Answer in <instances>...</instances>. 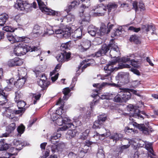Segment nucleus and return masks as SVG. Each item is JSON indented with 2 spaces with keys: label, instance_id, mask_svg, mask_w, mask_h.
<instances>
[{
  "label": "nucleus",
  "instance_id": "obj_20",
  "mask_svg": "<svg viewBox=\"0 0 158 158\" xmlns=\"http://www.w3.org/2000/svg\"><path fill=\"white\" fill-rule=\"evenodd\" d=\"M90 15L89 14H87L84 17H83L79 21L80 24H81L82 26H84L88 24L90 21Z\"/></svg>",
  "mask_w": 158,
  "mask_h": 158
},
{
  "label": "nucleus",
  "instance_id": "obj_13",
  "mask_svg": "<svg viewBox=\"0 0 158 158\" xmlns=\"http://www.w3.org/2000/svg\"><path fill=\"white\" fill-rule=\"evenodd\" d=\"M110 49V47H109V44L108 46L106 45V44H103L102 46L101 49L95 52L94 57H98L104 55Z\"/></svg>",
  "mask_w": 158,
  "mask_h": 158
},
{
  "label": "nucleus",
  "instance_id": "obj_29",
  "mask_svg": "<svg viewBox=\"0 0 158 158\" xmlns=\"http://www.w3.org/2000/svg\"><path fill=\"white\" fill-rule=\"evenodd\" d=\"M61 135V134L59 133L53 135L51 136L50 139L49 140V142L53 144H56L57 143L58 141L56 140L60 138Z\"/></svg>",
  "mask_w": 158,
  "mask_h": 158
},
{
  "label": "nucleus",
  "instance_id": "obj_8",
  "mask_svg": "<svg viewBox=\"0 0 158 158\" xmlns=\"http://www.w3.org/2000/svg\"><path fill=\"white\" fill-rule=\"evenodd\" d=\"M21 53L20 56L26 54L28 51L31 52L38 51L39 53H40V47H32L27 46V45L21 43Z\"/></svg>",
  "mask_w": 158,
  "mask_h": 158
},
{
  "label": "nucleus",
  "instance_id": "obj_26",
  "mask_svg": "<svg viewBox=\"0 0 158 158\" xmlns=\"http://www.w3.org/2000/svg\"><path fill=\"white\" fill-rule=\"evenodd\" d=\"M88 33L92 36H94L97 34L98 30L93 25L89 26L87 29Z\"/></svg>",
  "mask_w": 158,
  "mask_h": 158
},
{
  "label": "nucleus",
  "instance_id": "obj_21",
  "mask_svg": "<svg viewBox=\"0 0 158 158\" xmlns=\"http://www.w3.org/2000/svg\"><path fill=\"white\" fill-rule=\"evenodd\" d=\"M83 3L82 4V6L80 8V15L81 16V14L83 15V13L84 12L83 9L86 7L88 8V7L90 6V2L89 0H82Z\"/></svg>",
  "mask_w": 158,
  "mask_h": 158
},
{
  "label": "nucleus",
  "instance_id": "obj_39",
  "mask_svg": "<svg viewBox=\"0 0 158 158\" xmlns=\"http://www.w3.org/2000/svg\"><path fill=\"white\" fill-rule=\"evenodd\" d=\"M16 128V124L12 123L9 124L6 128V131L7 132L10 133L13 131Z\"/></svg>",
  "mask_w": 158,
  "mask_h": 158
},
{
  "label": "nucleus",
  "instance_id": "obj_52",
  "mask_svg": "<svg viewBox=\"0 0 158 158\" xmlns=\"http://www.w3.org/2000/svg\"><path fill=\"white\" fill-rule=\"evenodd\" d=\"M61 66V64H57L56 66L55 69L53 70L52 72H51L50 73V75L51 76H52L56 72L59 71L60 70Z\"/></svg>",
  "mask_w": 158,
  "mask_h": 158
},
{
  "label": "nucleus",
  "instance_id": "obj_40",
  "mask_svg": "<svg viewBox=\"0 0 158 158\" xmlns=\"http://www.w3.org/2000/svg\"><path fill=\"white\" fill-rule=\"evenodd\" d=\"M121 92H119L118 94L115 96L114 97V101L116 102H124L122 97Z\"/></svg>",
  "mask_w": 158,
  "mask_h": 158
},
{
  "label": "nucleus",
  "instance_id": "obj_63",
  "mask_svg": "<svg viewBox=\"0 0 158 158\" xmlns=\"http://www.w3.org/2000/svg\"><path fill=\"white\" fill-rule=\"evenodd\" d=\"M121 6L122 7L124 8V9L127 12L130 11L131 10V9L129 7V5L128 4L125 3L122 4L121 5Z\"/></svg>",
  "mask_w": 158,
  "mask_h": 158
},
{
  "label": "nucleus",
  "instance_id": "obj_27",
  "mask_svg": "<svg viewBox=\"0 0 158 158\" xmlns=\"http://www.w3.org/2000/svg\"><path fill=\"white\" fill-rule=\"evenodd\" d=\"M8 19V15L3 13L0 15V25L3 26Z\"/></svg>",
  "mask_w": 158,
  "mask_h": 158
},
{
  "label": "nucleus",
  "instance_id": "obj_42",
  "mask_svg": "<svg viewBox=\"0 0 158 158\" xmlns=\"http://www.w3.org/2000/svg\"><path fill=\"white\" fill-rule=\"evenodd\" d=\"M103 123H101L99 120H97L94 122L93 127L95 129L99 128L101 127H103Z\"/></svg>",
  "mask_w": 158,
  "mask_h": 158
},
{
  "label": "nucleus",
  "instance_id": "obj_17",
  "mask_svg": "<svg viewBox=\"0 0 158 158\" xmlns=\"http://www.w3.org/2000/svg\"><path fill=\"white\" fill-rule=\"evenodd\" d=\"M81 2H82V0H76L72 2L70 4L67 6L65 11L68 13L72 9L75 8L76 6L79 5L81 3Z\"/></svg>",
  "mask_w": 158,
  "mask_h": 158
},
{
  "label": "nucleus",
  "instance_id": "obj_22",
  "mask_svg": "<svg viewBox=\"0 0 158 158\" xmlns=\"http://www.w3.org/2000/svg\"><path fill=\"white\" fill-rule=\"evenodd\" d=\"M42 33V31L40 29V27L38 25H35L33 30V36L37 37Z\"/></svg>",
  "mask_w": 158,
  "mask_h": 158
},
{
  "label": "nucleus",
  "instance_id": "obj_24",
  "mask_svg": "<svg viewBox=\"0 0 158 158\" xmlns=\"http://www.w3.org/2000/svg\"><path fill=\"white\" fill-rule=\"evenodd\" d=\"M107 29L106 26L104 24L102 25L100 27V29L99 30H98V31L97 32V35L102 36L106 33H109L107 32Z\"/></svg>",
  "mask_w": 158,
  "mask_h": 158
},
{
  "label": "nucleus",
  "instance_id": "obj_56",
  "mask_svg": "<svg viewBox=\"0 0 158 158\" xmlns=\"http://www.w3.org/2000/svg\"><path fill=\"white\" fill-rule=\"evenodd\" d=\"M55 33L57 34H63L64 31V26L60 27L58 29H54Z\"/></svg>",
  "mask_w": 158,
  "mask_h": 158
},
{
  "label": "nucleus",
  "instance_id": "obj_16",
  "mask_svg": "<svg viewBox=\"0 0 158 158\" xmlns=\"http://www.w3.org/2000/svg\"><path fill=\"white\" fill-rule=\"evenodd\" d=\"M41 78L38 81L39 85L42 88L45 89L47 88L49 84L46 83V77L45 75L44 74H41Z\"/></svg>",
  "mask_w": 158,
  "mask_h": 158
},
{
  "label": "nucleus",
  "instance_id": "obj_55",
  "mask_svg": "<svg viewBox=\"0 0 158 158\" xmlns=\"http://www.w3.org/2000/svg\"><path fill=\"white\" fill-rule=\"evenodd\" d=\"M25 129V127L23 125H21L18 127L17 130L19 133L22 134L23 133Z\"/></svg>",
  "mask_w": 158,
  "mask_h": 158
},
{
  "label": "nucleus",
  "instance_id": "obj_49",
  "mask_svg": "<svg viewBox=\"0 0 158 158\" xmlns=\"http://www.w3.org/2000/svg\"><path fill=\"white\" fill-rule=\"evenodd\" d=\"M102 130L104 131H106V132L105 133L100 134V138H102L101 137H108L110 135V133L109 130H106L104 127L102 128Z\"/></svg>",
  "mask_w": 158,
  "mask_h": 158
},
{
  "label": "nucleus",
  "instance_id": "obj_58",
  "mask_svg": "<svg viewBox=\"0 0 158 158\" xmlns=\"http://www.w3.org/2000/svg\"><path fill=\"white\" fill-rule=\"evenodd\" d=\"M16 66H20L23 63V61L22 59H20L19 57L15 58Z\"/></svg>",
  "mask_w": 158,
  "mask_h": 158
},
{
  "label": "nucleus",
  "instance_id": "obj_51",
  "mask_svg": "<svg viewBox=\"0 0 158 158\" xmlns=\"http://www.w3.org/2000/svg\"><path fill=\"white\" fill-rule=\"evenodd\" d=\"M85 143H84L85 144L84 146V147L82 148V150H83V148L85 149H87V150L89 149V147L93 143L90 141L89 140H86Z\"/></svg>",
  "mask_w": 158,
  "mask_h": 158
},
{
  "label": "nucleus",
  "instance_id": "obj_3",
  "mask_svg": "<svg viewBox=\"0 0 158 158\" xmlns=\"http://www.w3.org/2000/svg\"><path fill=\"white\" fill-rule=\"evenodd\" d=\"M76 43V48L81 52H86L91 46V42L86 39L82 40H76L75 41Z\"/></svg>",
  "mask_w": 158,
  "mask_h": 158
},
{
  "label": "nucleus",
  "instance_id": "obj_47",
  "mask_svg": "<svg viewBox=\"0 0 158 158\" xmlns=\"http://www.w3.org/2000/svg\"><path fill=\"white\" fill-rule=\"evenodd\" d=\"M130 59L126 57H122L121 58H117L116 59V62H122L123 63H126L128 61H130Z\"/></svg>",
  "mask_w": 158,
  "mask_h": 158
},
{
  "label": "nucleus",
  "instance_id": "obj_38",
  "mask_svg": "<svg viewBox=\"0 0 158 158\" xmlns=\"http://www.w3.org/2000/svg\"><path fill=\"white\" fill-rule=\"evenodd\" d=\"M70 91V90L68 87L64 88L62 91L64 95L63 97L64 100H67L70 96L69 94Z\"/></svg>",
  "mask_w": 158,
  "mask_h": 158
},
{
  "label": "nucleus",
  "instance_id": "obj_44",
  "mask_svg": "<svg viewBox=\"0 0 158 158\" xmlns=\"http://www.w3.org/2000/svg\"><path fill=\"white\" fill-rule=\"evenodd\" d=\"M131 42H133L135 44H138L140 43L138 37L135 35H131L129 39Z\"/></svg>",
  "mask_w": 158,
  "mask_h": 158
},
{
  "label": "nucleus",
  "instance_id": "obj_15",
  "mask_svg": "<svg viewBox=\"0 0 158 158\" xmlns=\"http://www.w3.org/2000/svg\"><path fill=\"white\" fill-rule=\"evenodd\" d=\"M3 114L7 117L13 120V121L17 120V118L15 117V111L11 109L10 107L6 108Z\"/></svg>",
  "mask_w": 158,
  "mask_h": 158
},
{
  "label": "nucleus",
  "instance_id": "obj_5",
  "mask_svg": "<svg viewBox=\"0 0 158 158\" xmlns=\"http://www.w3.org/2000/svg\"><path fill=\"white\" fill-rule=\"evenodd\" d=\"M15 7L18 10L24 11L26 12L31 11L32 8L31 5L27 3L26 2L21 0L17 1V3L15 5Z\"/></svg>",
  "mask_w": 158,
  "mask_h": 158
},
{
  "label": "nucleus",
  "instance_id": "obj_1",
  "mask_svg": "<svg viewBox=\"0 0 158 158\" xmlns=\"http://www.w3.org/2000/svg\"><path fill=\"white\" fill-rule=\"evenodd\" d=\"M53 115V120H56V123L58 125L61 126L63 123L65 124L63 127L60 128V130L64 131L69 128L72 129L74 128V125L71 123V120L67 116L63 115L57 117L56 114H54Z\"/></svg>",
  "mask_w": 158,
  "mask_h": 158
},
{
  "label": "nucleus",
  "instance_id": "obj_18",
  "mask_svg": "<svg viewBox=\"0 0 158 158\" xmlns=\"http://www.w3.org/2000/svg\"><path fill=\"white\" fill-rule=\"evenodd\" d=\"M133 125L134 126L142 131L144 134L146 135L149 134V129L148 128L145 127L144 124H139L136 123H134Z\"/></svg>",
  "mask_w": 158,
  "mask_h": 158
},
{
  "label": "nucleus",
  "instance_id": "obj_19",
  "mask_svg": "<svg viewBox=\"0 0 158 158\" xmlns=\"http://www.w3.org/2000/svg\"><path fill=\"white\" fill-rule=\"evenodd\" d=\"M8 94L3 90L0 93V105H3L8 101Z\"/></svg>",
  "mask_w": 158,
  "mask_h": 158
},
{
  "label": "nucleus",
  "instance_id": "obj_31",
  "mask_svg": "<svg viewBox=\"0 0 158 158\" xmlns=\"http://www.w3.org/2000/svg\"><path fill=\"white\" fill-rule=\"evenodd\" d=\"M74 16L70 13L68 14L66 16L64 17V22L65 23H66L73 22L74 20Z\"/></svg>",
  "mask_w": 158,
  "mask_h": 158
},
{
  "label": "nucleus",
  "instance_id": "obj_34",
  "mask_svg": "<svg viewBox=\"0 0 158 158\" xmlns=\"http://www.w3.org/2000/svg\"><path fill=\"white\" fill-rule=\"evenodd\" d=\"M145 144V148L149 152L153 155H155L153 153V149L152 147V143L148 142H144Z\"/></svg>",
  "mask_w": 158,
  "mask_h": 158
},
{
  "label": "nucleus",
  "instance_id": "obj_57",
  "mask_svg": "<svg viewBox=\"0 0 158 158\" xmlns=\"http://www.w3.org/2000/svg\"><path fill=\"white\" fill-rule=\"evenodd\" d=\"M87 152V149L83 148V150L81 149L80 150L78 154L79 157L81 158L83 157L85 154V153Z\"/></svg>",
  "mask_w": 158,
  "mask_h": 158
},
{
  "label": "nucleus",
  "instance_id": "obj_28",
  "mask_svg": "<svg viewBox=\"0 0 158 158\" xmlns=\"http://www.w3.org/2000/svg\"><path fill=\"white\" fill-rule=\"evenodd\" d=\"M0 144L1 145L0 147V151L6 150L9 148L8 144L5 142L4 139H1L0 140Z\"/></svg>",
  "mask_w": 158,
  "mask_h": 158
},
{
  "label": "nucleus",
  "instance_id": "obj_33",
  "mask_svg": "<svg viewBox=\"0 0 158 158\" xmlns=\"http://www.w3.org/2000/svg\"><path fill=\"white\" fill-rule=\"evenodd\" d=\"M62 35L63 37L65 38H68L71 35L70 29L64 25V31Z\"/></svg>",
  "mask_w": 158,
  "mask_h": 158
},
{
  "label": "nucleus",
  "instance_id": "obj_32",
  "mask_svg": "<svg viewBox=\"0 0 158 158\" xmlns=\"http://www.w3.org/2000/svg\"><path fill=\"white\" fill-rule=\"evenodd\" d=\"M76 131L74 130H69L66 135V137L67 139H70L73 138L76 135Z\"/></svg>",
  "mask_w": 158,
  "mask_h": 158
},
{
  "label": "nucleus",
  "instance_id": "obj_23",
  "mask_svg": "<svg viewBox=\"0 0 158 158\" xmlns=\"http://www.w3.org/2000/svg\"><path fill=\"white\" fill-rule=\"evenodd\" d=\"M122 137V135L121 134L115 133L111 135L109 138L110 139L113 140V141H115V142L116 143Z\"/></svg>",
  "mask_w": 158,
  "mask_h": 158
},
{
  "label": "nucleus",
  "instance_id": "obj_50",
  "mask_svg": "<svg viewBox=\"0 0 158 158\" xmlns=\"http://www.w3.org/2000/svg\"><path fill=\"white\" fill-rule=\"evenodd\" d=\"M16 102L18 109L24 108L23 107L25 106L26 105L25 102L21 100L18 102Z\"/></svg>",
  "mask_w": 158,
  "mask_h": 158
},
{
  "label": "nucleus",
  "instance_id": "obj_37",
  "mask_svg": "<svg viewBox=\"0 0 158 158\" xmlns=\"http://www.w3.org/2000/svg\"><path fill=\"white\" fill-rule=\"evenodd\" d=\"M139 156L138 151L135 150L130 152L128 154V156L129 158H138Z\"/></svg>",
  "mask_w": 158,
  "mask_h": 158
},
{
  "label": "nucleus",
  "instance_id": "obj_6",
  "mask_svg": "<svg viewBox=\"0 0 158 158\" xmlns=\"http://www.w3.org/2000/svg\"><path fill=\"white\" fill-rule=\"evenodd\" d=\"M8 40L12 44L20 41H24V42H28L30 39L25 36L18 37L14 36L12 33H8L6 35Z\"/></svg>",
  "mask_w": 158,
  "mask_h": 158
},
{
  "label": "nucleus",
  "instance_id": "obj_10",
  "mask_svg": "<svg viewBox=\"0 0 158 158\" xmlns=\"http://www.w3.org/2000/svg\"><path fill=\"white\" fill-rule=\"evenodd\" d=\"M19 78L17 81L14 83V85L18 89H20L22 88L26 81V77H25L26 73L25 72L22 74L21 73V71L19 70Z\"/></svg>",
  "mask_w": 158,
  "mask_h": 158
},
{
  "label": "nucleus",
  "instance_id": "obj_60",
  "mask_svg": "<svg viewBox=\"0 0 158 158\" xmlns=\"http://www.w3.org/2000/svg\"><path fill=\"white\" fill-rule=\"evenodd\" d=\"M19 91L15 92V102H18L19 100H21L20 98H21L22 95L21 94H19Z\"/></svg>",
  "mask_w": 158,
  "mask_h": 158
},
{
  "label": "nucleus",
  "instance_id": "obj_11",
  "mask_svg": "<svg viewBox=\"0 0 158 158\" xmlns=\"http://www.w3.org/2000/svg\"><path fill=\"white\" fill-rule=\"evenodd\" d=\"M128 110H129L131 111L134 112V113L132 114V116L134 118H141L143 119V116L141 115V114H144L146 116V114L145 112L144 111H140L139 110L136 109V110H134V107L132 105H129L128 106Z\"/></svg>",
  "mask_w": 158,
  "mask_h": 158
},
{
  "label": "nucleus",
  "instance_id": "obj_45",
  "mask_svg": "<svg viewBox=\"0 0 158 158\" xmlns=\"http://www.w3.org/2000/svg\"><path fill=\"white\" fill-rule=\"evenodd\" d=\"M96 156L98 158H105V155L103 150L102 149H99Z\"/></svg>",
  "mask_w": 158,
  "mask_h": 158
},
{
  "label": "nucleus",
  "instance_id": "obj_2",
  "mask_svg": "<svg viewBox=\"0 0 158 158\" xmlns=\"http://www.w3.org/2000/svg\"><path fill=\"white\" fill-rule=\"evenodd\" d=\"M116 62L114 61L111 62L107 65L104 68L106 74L104 75L105 77H106L109 75L114 70H117L118 69H121L123 68H130L131 66L128 64H121L118 67H117L115 66Z\"/></svg>",
  "mask_w": 158,
  "mask_h": 158
},
{
  "label": "nucleus",
  "instance_id": "obj_62",
  "mask_svg": "<svg viewBox=\"0 0 158 158\" xmlns=\"http://www.w3.org/2000/svg\"><path fill=\"white\" fill-rule=\"evenodd\" d=\"M128 143L129 144H128L122 146L121 148V149H127L129 147L130 145L132 144V145H134V142L131 140L129 141Z\"/></svg>",
  "mask_w": 158,
  "mask_h": 158
},
{
  "label": "nucleus",
  "instance_id": "obj_35",
  "mask_svg": "<svg viewBox=\"0 0 158 158\" xmlns=\"http://www.w3.org/2000/svg\"><path fill=\"white\" fill-rule=\"evenodd\" d=\"M21 43H19L17 45L15 46V47L14 50V53L16 56H20V54L21 53Z\"/></svg>",
  "mask_w": 158,
  "mask_h": 158
},
{
  "label": "nucleus",
  "instance_id": "obj_41",
  "mask_svg": "<svg viewBox=\"0 0 158 158\" xmlns=\"http://www.w3.org/2000/svg\"><path fill=\"white\" fill-rule=\"evenodd\" d=\"M74 33L75 38L79 39L81 38L82 32L81 29H77L75 31Z\"/></svg>",
  "mask_w": 158,
  "mask_h": 158
},
{
  "label": "nucleus",
  "instance_id": "obj_46",
  "mask_svg": "<svg viewBox=\"0 0 158 158\" xmlns=\"http://www.w3.org/2000/svg\"><path fill=\"white\" fill-rule=\"evenodd\" d=\"M41 94H34L33 96V103L35 104L36 103L37 101L39 100L41 96Z\"/></svg>",
  "mask_w": 158,
  "mask_h": 158
},
{
  "label": "nucleus",
  "instance_id": "obj_9",
  "mask_svg": "<svg viewBox=\"0 0 158 158\" xmlns=\"http://www.w3.org/2000/svg\"><path fill=\"white\" fill-rule=\"evenodd\" d=\"M40 10L42 12L48 15H54L56 14L55 11L46 7L41 0H37Z\"/></svg>",
  "mask_w": 158,
  "mask_h": 158
},
{
  "label": "nucleus",
  "instance_id": "obj_64",
  "mask_svg": "<svg viewBox=\"0 0 158 158\" xmlns=\"http://www.w3.org/2000/svg\"><path fill=\"white\" fill-rule=\"evenodd\" d=\"M73 123H75L77 126H79L81 125V121L79 120V118L74 117L73 118Z\"/></svg>",
  "mask_w": 158,
  "mask_h": 158
},
{
  "label": "nucleus",
  "instance_id": "obj_4",
  "mask_svg": "<svg viewBox=\"0 0 158 158\" xmlns=\"http://www.w3.org/2000/svg\"><path fill=\"white\" fill-rule=\"evenodd\" d=\"M106 7L101 4L97 6L96 8L90 12V15L93 16H104L106 13Z\"/></svg>",
  "mask_w": 158,
  "mask_h": 158
},
{
  "label": "nucleus",
  "instance_id": "obj_54",
  "mask_svg": "<svg viewBox=\"0 0 158 158\" xmlns=\"http://www.w3.org/2000/svg\"><path fill=\"white\" fill-rule=\"evenodd\" d=\"M15 58L13 59L9 60L7 63V65L9 67H13L16 66Z\"/></svg>",
  "mask_w": 158,
  "mask_h": 158
},
{
  "label": "nucleus",
  "instance_id": "obj_53",
  "mask_svg": "<svg viewBox=\"0 0 158 158\" xmlns=\"http://www.w3.org/2000/svg\"><path fill=\"white\" fill-rule=\"evenodd\" d=\"M106 85H110L112 86H114L116 87H118L119 86V85L118 84H117L114 83H109L106 82L103 83L100 86L101 88H102L103 87Z\"/></svg>",
  "mask_w": 158,
  "mask_h": 158
},
{
  "label": "nucleus",
  "instance_id": "obj_30",
  "mask_svg": "<svg viewBox=\"0 0 158 158\" xmlns=\"http://www.w3.org/2000/svg\"><path fill=\"white\" fill-rule=\"evenodd\" d=\"M14 145L16 146V149L20 150L23 146L22 143L19 140H15L14 141ZM15 149L14 147H12L10 148V150L11 152H12V150Z\"/></svg>",
  "mask_w": 158,
  "mask_h": 158
},
{
  "label": "nucleus",
  "instance_id": "obj_7",
  "mask_svg": "<svg viewBox=\"0 0 158 158\" xmlns=\"http://www.w3.org/2000/svg\"><path fill=\"white\" fill-rule=\"evenodd\" d=\"M109 47H110V55L111 58H118L116 56L120 54V50L117 44L115 43L113 40H111L109 44Z\"/></svg>",
  "mask_w": 158,
  "mask_h": 158
},
{
  "label": "nucleus",
  "instance_id": "obj_36",
  "mask_svg": "<svg viewBox=\"0 0 158 158\" xmlns=\"http://www.w3.org/2000/svg\"><path fill=\"white\" fill-rule=\"evenodd\" d=\"M55 12L56 13V14L54 15H52L54 16L56 15L58 16V17L55 19L56 20L60 22H61V25H64L65 24L64 20V17H60V13L56 11Z\"/></svg>",
  "mask_w": 158,
  "mask_h": 158
},
{
  "label": "nucleus",
  "instance_id": "obj_25",
  "mask_svg": "<svg viewBox=\"0 0 158 158\" xmlns=\"http://www.w3.org/2000/svg\"><path fill=\"white\" fill-rule=\"evenodd\" d=\"M141 28L143 31H145L147 32L150 31L151 29H152L153 31V32L152 33V34H155V31L156 30V29L154 27H153L152 25H143Z\"/></svg>",
  "mask_w": 158,
  "mask_h": 158
},
{
  "label": "nucleus",
  "instance_id": "obj_61",
  "mask_svg": "<svg viewBox=\"0 0 158 158\" xmlns=\"http://www.w3.org/2000/svg\"><path fill=\"white\" fill-rule=\"evenodd\" d=\"M89 131L88 130H86L85 131L82 133V135H81V138L83 140L86 139L88 136V133Z\"/></svg>",
  "mask_w": 158,
  "mask_h": 158
},
{
  "label": "nucleus",
  "instance_id": "obj_59",
  "mask_svg": "<svg viewBox=\"0 0 158 158\" xmlns=\"http://www.w3.org/2000/svg\"><path fill=\"white\" fill-rule=\"evenodd\" d=\"M2 30L7 32H13L15 31L11 27L6 26L3 27Z\"/></svg>",
  "mask_w": 158,
  "mask_h": 158
},
{
  "label": "nucleus",
  "instance_id": "obj_14",
  "mask_svg": "<svg viewBox=\"0 0 158 158\" xmlns=\"http://www.w3.org/2000/svg\"><path fill=\"white\" fill-rule=\"evenodd\" d=\"M121 95L124 102H126L131 98V94L128 88H120Z\"/></svg>",
  "mask_w": 158,
  "mask_h": 158
},
{
  "label": "nucleus",
  "instance_id": "obj_43",
  "mask_svg": "<svg viewBox=\"0 0 158 158\" xmlns=\"http://www.w3.org/2000/svg\"><path fill=\"white\" fill-rule=\"evenodd\" d=\"M107 7L109 12H110L112 9H116L118 5L115 3H109L107 5Z\"/></svg>",
  "mask_w": 158,
  "mask_h": 158
},
{
  "label": "nucleus",
  "instance_id": "obj_12",
  "mask_svg": "<svg viewBox=\"0 0 158 158\" xmlns=\"http://www.w3.org/2000/svg\"><path fill=\"white\" fill-rule=\"evenodd\" d=\"M71 53L64 51L58 54L56 58L59 62H62L68 61L70 57Z\"/></svg>",
  "mask_w": 158,
  "mask_h": 158
},
{
  "label": "nucleus",
  "instance_id": "obj_48",
  "mask_svg": "<svg viewBox=\"0 0 158 158\" xmlns=\"http://www.w3.org/2000/svg\"><path fill=\"white\" fill-rule=\"evenodd\" d=\"M106 119V116L105 114H100L98 116V120H99L100 122L103 123Z\"/></svg>",
  "mask_w": 158,
  "mask_h": 158
}]
</instances>
